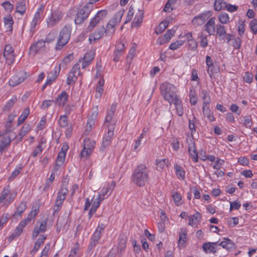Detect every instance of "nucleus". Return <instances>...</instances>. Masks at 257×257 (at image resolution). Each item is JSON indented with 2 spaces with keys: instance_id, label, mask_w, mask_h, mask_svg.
<instances>
[{
  "instance_id": "f257e3e1",
  "label": "nucleus",
  "mask_w": 257,
  "mask_h": 257,
  "mask_svg": "<svg viewBox=\"0 0 257 257\" xmlns=\"http://www.w3.org/2000/svg\"><path fill=\"white\" fill-rule=\"evenodd\" d=\"M149 170L144 164L138 165L135 169L133 175V182L138 186H144L149 180Z\"/></svg>"
},
{
  "instance_id": "f03ea898",
  "label": "nucleus",
  "mask_w": 257,
  "mask_h": 257,
  "mask_svg": "<svg viewBox=\"0 0 257 257\" xmlns=\"http://www.w3.org/2000/svg\"><path fill=\"white\" fill-rule=\"evenodd\" d=\"M160 89L164 98L170 104L179 99L176 94L177 88L174 85L168 82H164L161 85Z\"/></svg>"
},
{
  "instance_id": "7ed1b4c3",
  "label": "nucleus",
  "mask_w": 257,
  "mask_h": 257,
  "mask_svg": "<svg viewBox=\"0 0 257 257\" xmlns=\"http://www.w3.org/2000/svg\"><path fill=\"white\" fill-rule=\"evenodd\" d=\"M93 8V4L90 2L79 9L76 14L74 22L76 25L83 23L88 18Z\"/></svg>"
},
{
  "instance_id": "20e7f679",
  "label": "nucleus",
  "mask_w": 257,
  "mask_h": 257,
  "mask_svg": "<svg viewBox=\"0 0 257 257\" xmlns=\"http://www.w3.org/2000/svg\"><path fill=\"white\" fill-rule=\"evenodd\" d=\"M71 34V28L69 26H65L59 33L55 46L56 50H60L68 42Z\"/></svg>"
},
{
  "instance_id": "39448f33",
  "label": "nucleus",
  "mask_w": 257,
  "mask_h": 257,
  "mask_svg": "<svg viewBox=\"0 0 257 257\" xmlns=\"http://www.w3.org/2000/svg\"><path fill=\"white\" fill-rule=\"evenodd\" d=\"M15 196L10 193V187L7 186L4 188V190L0 195V204L3 203V205L8 206L14 200Z\"/></svg>"
},
{
  "instance_id": "423d86ee",
  "label": "nucleus",
  "mask_w": 257,
  "mask_h": 257,
  "mask_svg": "<svg viewBox=\"0 0 257 257\" xmlns=\"http://www.w3.org/2000/svg\"><path fill=\"white\" fill-rule=\"evenodd\" d=\"M39 209L40 205L38 203L34 204L32 208V210L28 214L27 218L22 220L20 222L19 225L20 227H21L23 229L28 223H30L32 219L35 218L39 212Z\"/></svg>"
},
{
  "instance_id": "0eeeda50",
  "label": "nucleus",
  "mask_w": 257,
  "mask_h": 257,
  "mask_svg": "<svg viewBox=\"0 0 257 257\" xmlns=\"http://www.w3.org/2000/svg\"><path fill=\"white\" fill-rule=\"evenodd\" d=\"M3 55L6 59V63L8 65H11L13 63L15 60V55L14 49L11 45L7 44L5 46Z\"/></svg>"
},
{
  "instance_id": "6e6552de",
  "label": "nucleus",
  "mask_w": 257,
  "mask_h": 257,
  "mask_svg": "<svg viewBox=\"0 0 257 257\" xmlns=\"http://www.w3.org/2000/svg\"><path fill=\"white\" fill-rule=\"evenodd\" d=\"M63 14L62 11L58 10L54 11L51 14V17L47 20L49 27H52L56 25L62 18Z\"/></svg>"
},
{
  "instance_id": "1a4fd4ad",
  "label": "nucleus",
  "mask_w": 257,
  "mask_h": 257,
  "mask_svg": "<svg viewBox=\"0 0 257 257\" xmlns=\"http://www.w3.org/2000/svg\"><path fill=\"white\" fill-rule=\"evenodd\" d=\"M47 223V219L42 220H38L37 221L36 225H35L33 232V238H36L39 234L41 232H44L46 231Z\"/></svg>"
},
{
  "instance_id": "9d476101",
  "label": "nucleus",
  "mask_w": 257,
  "mask_h": 257,
  "mask_svg": "<svg viewBox=\"0 0 257 257\" xmlns=\"http://www.w3.org/2000/svg\"><path fill=\"white\" fill-rule=\"evenodd\" d=\"M26 74L23 72H20L14 75L10 79L9 83L11 86L15 87L22 82L26 78Z\"/></svg>"
},
{
  "instance_id": "9b49d317",
  "label": "nucleus",
  "mask_w": 257,
  "mask_h": 257,
  "mask_svg": "<svg viewBox=\"0 0 257 257\" xmlns=\"http://www.w3.org/2000/svg\"><path fill=\"white\" fill-rule=\"evenodd\" d=\"M216 19L215 17H211L204 25L203 29L209 36L214 35L216 31L215 24Z\"/></svg>"
},
{
  "instance_id": "f8f14e48",
  "label": "nucleus",
  "mask_w": 257,
  "mask_h": 257,
  "mask_svg": "<svg viewBox=\"0 0 257 257\" xmlns=\"http://www.w3.org/2000/svg\"><path fill=\"white\" fill-rule=\"evenodd\" d=\"M114 127L109 128L107 135L103 138L102 145L100 147V150L103 151L110 144L112 137L113 136Z\"/></svg>"
},
{
  "instance_id": "ddd939ff",
  "label": "nucleus",
  "mask_w": 257,
  "mask_h": 257,
  "mask_svg": "<svg viewBox=\"0 0 257 257\" xmlns=\"http://www.w3.org/2000/svg\"><path fill=\"white\" fill-rule=\"evenodd\" d=\"M95 57V52L92 50L88 51L84 55L82 63V68L88 66L93 61Z\"/></svg>"
},
{
  "instance_id": "4468645a",
  "label": "nucleus",
  "mask_w": 257,
  "mask_h": 257,
  "mask_svg": "<svg viewBox=\"0 0 257 257\" xmlns=\"http://www.w3.org/2000/svg\"><path fill=\"white\" fill-rule=\"evenodd\" d=\"M188 152L193 161L195 163L197 162L198 161V154L196 151L195 142L192 140H191L189 144Z\"/></svg>"
},
{
  "instance_id": "2eb2a0df",
  "label": "nucleus",
  "mask_w": 257,
  "mask_h": 257,
  "mask_svg": "<svg viewBox=\"0 0 257 257\" xmlns=\"http://www.w3.org/2000/svg\"><path fill=\"white\" fill-rule=\"evenodd\" d=\"M105 34L104 27L95 31L89 36V40L90 43H94L96 40L100 39Z\"/></svg>"
},
{
  "instance_id": "dca6fc26",
  "label": "nucleus",
  "mask_w": 257,
  "mask_h": 257,
  "mask_svg": "<svg viewBox=\"0 0 257 257\" xmlns=\"http://www.w3.org/2000/svg\"><path fill=\"white\" fill-rule=\"evenodd\" d=\"M45 42H46L43 40H38L35 44L30 47V52L35 54L39 51L44 50L45 49Z\"/></svg>"
},
{
  "instance_id": "f3484780",
  "label": "nucleus",
  "mask_w": 257,
  "mask_h": 257,
  "mask_svg": "<svg viewBox=\"0 0 257 257\" xmlns=\"http://www.w3.org/2000/svg\"><path fill=\"white\" fill-rule=\"evenodd\" d=\"M201 218V214L199 212H196L195 214L191 215L189 217L188 225L192 226H195L198 225Z\"/></svg>"
},
{
  "instance_id": "a211bd4d",
  "label": "nucleus",
  "mask_w": 257,
  "mask_h": 257,
  "mask_svg": "<svg viewBox=\"0 0 257 257\" xmlns=\"http://www.w3.org/2000/svg\"><path fill=\"white\" fill-rule=\"evenodd\" d=\"M101 235L97 231H95L91 238L89 245L88 247V249L90 251L94 248L96 245L98 243V241L100 238Z\"/></svg>"
},
{
  "instance_id": "6ab92c4d",
  "label": "nucleus",
  "mask_w": 257,
  "mask_h": 257,
  "mask_svg": "<svg viewBox=\"0 0 257 257\" xmlns=\"http://www.w3.org/2000/svg\"><path fill=\"white\" fill-rule=\"evenodd\" d=\"M144 18V12L139 11L137 13L132 23V27H139L141 26Z\"/></svg>"
},
{
  "instance_id": "aec40b11",
  "label": "nucleus",
  "mask_w": 257,
  "mask_h": 257,
  "mask_svg": "<svg viewBox=\"0 0 257 257\" xmlns=\"http://www.w3.org/2000/svg\"><path fill=\"white\" fill-rule=\"evenodd\" d=\"M66 156V153L65 152L60 151L57 157L56 165L54 168V171L58 170L64 162Z\"/></svg>"
},
{
  "instance_id": "412c9836",
  "label": "nucleus",
  "mask_w": 257,
  "mask_h": 257,
  "mask_svg": "<svg viewBox=\"0 0 257 257\" xmlns=\"http://www.w3.org/2000/svg\"><path fill=\"white\" fill-rule=\"evenodd\" d=\"M217 242L204 243L202 247L205 252L215 253L216 252V245Z\"/></svg>"
},
{
  "instance_id": "4be33fe9",
  "label": "nucleus",
  "mask_w": 257,
  "mask_h": 257,
  "mask_svg": "<svg viewBox=\"0 0 257 257\" xmlns=\"http://www.w3.org/2000/svg\"><path fill=\"white\" fill-rule=\"evenodd\" d=\"M181 231L179 233V240L178 241V247L179 248L184 247V243L186 241V236L187 231L186 229L181 228Z\"/></svg>"
},
{
  "instance_id": "5701e85b",
  "label": "nucleus",
  "mask_w": 257,
  "mask_h": 257,
  "mask_svg": "<svg viewBox=\"0 0 257 257\" xmlns=\"http://www.w3.org/2000/svg\"><path fill=\"white\" fill-rule=\"evenodd\" d=\"M67 98V93L63 91L56 99L55 102L58 105L63 106L66 103Z\"/></svg>"
},
{
  "instance_id": "b1692460",
  "label": "nucleus",
  "mask_w": 257,
  "mask_h": 257,
  "mask_svg": "<svg viewBox=\"0 0 257 257\" xmlns=\"http://www.w3.org/2000/svg\"><path fill=\"white\" fill-rule=\"evenodd\" d=\"M99 197H97V198L93 201L92 205L91 206V207L90 208L89 213H88L89 218H91L92 215L94 213H95L97 209L99 206L101 202L102 201V200Z\"/></svg>"
},
{
  "instance_id": "393cba45",
  "label": "nucleus",
  "mask_w": 257,
  "mask_h": 257,
  "mask_svg": "<svg viewBox=\"0 0 257 257\" xmlns=\"http://www.w3.org/2000/svg\"><path fill=\"white\" fill-rule=\"evenodd\" d=\"M115 25L113 23L112 21H109L107 24L106 27H104V31L106 36L112 35L115 31Z\"/></svg>"
},
{
  "instance_id": "a878e982",
  "label": "nucleus",
  "mask_w": 257,
  "mask_h": 257,
  "mask_svg": "<svg viewBox=\"0 0 257 257\" xmlns=\"http://www.w3.org/2000/svg\"><path fill=\"white\" fill-rule=\"evenodd\" d=\"M113 114L111 112H107V113L105 116L104 125H106V127L109 128L113 127V125L115 124V120L113 119Z\"/></svg>"
},
{
  "instance_id": "bb28decb",
  "label": "nucleus",
  "mask_w": 257,
  "mask_h": 257,
  "mask_svg": "<svg viewBox=\"0 0 257 257\" xmlns=\"http://www.w3.org/2000/svg\"><path fill=\"white\" fill-rule=\"evenodd\" d=\"M216 35L218 38H224L226 35L225 27L223 25L217 24L216 26Z\"/></svg>"
},
{
  "instance_id": "cd10ccee",
  "label": "nucleus",
  "mask_w": 257,
  "mask_h": 257,
  "mask_svg": "<svg viewBox=\"0 0 257 257\" xmlns=\"http://www.w3.org/2000/svg\"><path fill=\"white\" fill-rule=\"evenodd\" d=\"M104 84V80L101 78L97 83V85L96 87V97L100 98L103 92V85Z\"/></svg>"
},
{
  "instance_id": "c85d7f7f",
  "label": "nucleus",
  "mask_w": 257,
  "mask_h": 257,
  "mask_svg": "<svg viewBox=\"0 0 257 257\" xmlns=\"http://www.w3.org/2000/svg\"><path fill=\"white\" fill-rule=\"evenodd\" d=\"M219 245L228 250H231L234 248V244L233 242L228 238L224 239V240L221 241Z\"/></svg>"
},
{
  "instance_id": "c756f323",
  "label": "nucleus",
  "mask_w": 257,
  "mask_h": 257,
  "mask_svg": "<svg viewBox=\"0 0 257 257\" xmlns=\"http://www.w3.org/2000/svg\"><path fill=\"white\" fill-rule=\"evenodd\" d=\"M207 19V14L202 13L200 15L194 17L192 20V23L197 25H201L203 24Z\"/></svg>"
},
{
  "instance_id": "7c9ffc66",
  "label": "nucleus",
  "mask_w": 257,
  "mask_h": 257,
  "mask_svg": "<svg viewBox=\"0 0 257 257\" xmlns=\"http://www.w3.org/2000/svg\"><path fill=\"white\" fill-rule=\"evenodd\" d=\"M16 12L20 13L21 15H23L26 12V1L22 0L18 2L16 6Z\"/></svg>"
},
{
  "instance_id": "2f4dec72",
  "label": "nucleus",
  "mask_w": 257,
  "mask_h": 257,
  "mask_svg": "<svg viewBox=\"0 0 257 257\" xmlns=\"http://www.w3.org/2000/svg\"><path fill=\"white\" fill-rule=\"evenodd\" d=\"M174 168L178 178L180 180H184L185 176V171L178 164H175Z\"/></svg>"
},
{
  "instance_id": "473e14b6",
  "label": "nucleus",
  "mask_w": 257,
  "mask_h": 257,
  "mask_svg": "<svg viewBox=\"0 0 257 257\" xmlns=\"http://www.w3.org/2000/svg\"><path fill=\"white\" fill-rule=\"evenodd\" d=\"M169 22L168 20H165L162 21L159 25L156 28L155 30V33L157 34H160L162 33L165 29L168 27Z\"/></svg>"
},
{
  "instance_id": "72a5a7b5",
  "label": "nucleus",
  "mask_w": 257,
  "mask_h": 257,
  "mask_svg": "<svg viewBox=\"0 0 257 257\" xmlns=\"http://www.w3.org/2000/svg\"><path fill=\"white\" fill-rule=\"evenodd\" d=\"M44 7L41 6L39 9H38L37 12L35 14L33 20L32 22V25L35 27L37 22L41 19V15L43 14Z\"/></svg>"
},
{
  "instance_id": "f704fd0d",
  "label": "nucleus",
  "mask_w": 257,
  "mask_h": 257,
  "mask_svg": "<svg viewBox=\"0 0 257 257\" xmlns=\"http://www.w3.org/2000/svg\"><path fill=\"white\" fill-rule=\"evenodd\" d=\"M161 221L158 222V227L160 232L162 233L165 231V221L168 220L167 217L166 216L165 214L163 212L162 213Z\"/></svg>"
},
{
  "instance_id": "c9c22d12",
  "label": "nucleus",
  "mask_w": 257,
  "mask_h": 257,
  "mask_svg": "<svg viewBox=\"0 0 257 257\" xmlns=\"http://www.w3.org/2000/svg\"><path fill=\"white\" fill-rule=\"evenodd\" d=\"M218 20L220 23L219 24L225 25L229 22L230 18L228 14L226 13H221L218 15Z\"/></svg>"
},
{
  "instance_id": "e433bc0d",
  "label": "nucleus",
  "mask_w": 257,
  "mask_h": 257,
  "mask_svg": "<svg viewBox=\"0 0 257 257\" xmlns=\"http://www.w3.org/2000/svg\"><path fill=\"white\" fill-rule=\"evenodd\" d=\"M31 130V127L29 124H25L21 128V130L19 133L17 137L21 141L22 140L23 137Z\"/></svg>"
},
{
  "instance_id": "4c0bfd02",
  "label": "nucleus",
  "mask_w": 257,
  "mask_h": 257,
  "mask_svg": "<svg viewBox=\"0 0 257 257\" xmlns=\"http://www.w3.org/2000/svg\"><path fill=\"white\" fill-rule=\"evenodd\" d=\"M65 200L61 198V197H57L55 204L53 206V215H54L55 213H57L60 210L62 205L63 203V202Z\"/></svg>"
},
{
  "instance_id": "58836bf2",
  "label": "nucleus",
  "mask_w": 257,
  "mask_h": 257,
  "mask_svg": "<svg viewBox=\"0 0 257 257\" xmlns=\"http://www.w3.org/2000/svg\"><path fill=\"white\" fill-rule=\"evenodd\" d=\"M11 142V140L9 137H5L2 140L0 143V152L1 153H3L4 150L10 145Z\"/></svg>"
},
{
  "instance_id": "ea45409f",
  "label": "nucleus",
  "mask_w": 257,
  "mask_h": 257,
  "mask_svg": "<svg viewBox=\"0 0 257 257\" xmlns=\"http://www.w3.org/2000/svg\"><path fill=\"white\" fill-rule=\"evenodd\" d=\"M26 208L27 202L25 201L21 202L17 207V210L15 211L14 215L15 216H20L24 212Z\"/></svg>"
},
{
  "instance_id": "a19ab883",
  "label": "nucleus",
  "mask_w": 257,
  "mask_h": 257,
  "mask_svg": "<svg viewBox=\"0 0 257 257\" xmlns=\"http://www.w3.org/2000/svg\"><path fill=\"white\" fill-rule=\"evenodd\" d=\"M124 11L121 10L117 12L113 16V17L110 20V21H112L113 23L116 25L118 23H119L121 20L122 17L123 15Z\"/></svg>"
},
{
  "instance_id": "79ce46f5",
  "label": "nucleus",
  "mask_w": 257,
  "mask_h": 257,
  "mask_svg": "<svg viewBox=\"0 0 257 257\" xmlns=\"http://www.w3.org/2000/svg\"><path fill=\"white\" fill-rule=\"evenodd\" d=\"M226 2L223 0H215L214 3V9L216 11H219L225 9Z\"/></svg>"
},
{
  "instance_id": "37998d69",
  "label": "nucleus",
  "mask_w": 257,
  "mask_h": 257,
  "mask_svg": "<svg viewBox=\"0 0 257 257\" xmlns=\"http://www.w3.org/2000/svg\"><path fill=\"white\" fill-rule=\"evenodd\" d=\"M29 113H30L29 108H25L24 109L22 114L19 118L17 125H20L22 123H23L24 122V121L25 120V119L27 118V117L28 116Z\"/></svg>"
},
{
  "instance_id": "c03bdc74",
  "label": "nucleus",
  "mask_w": 257,
  "mask_h": 257,
  "mask_svg": "<svg viewBox=\"0 0 257 257\" xmlns=\"http://www.w3.org/2000/svg\"><path fill=\"white\" fill-rule=\"evenodd\" d=\"M208 36L203 32L200 34L199 38L200 39V46L202 48H205L208 46Z\"/></svg>"
},
{
  "instance_id": "a18cd8bd",
  "label": "nucleus",
  "mask_w": 257,
  "mask_h": 257,
  "mask_svg": "<svg viewBox=\"0 0 257 257\" xmlns=\"http://www.w3.org/2000/svg\"><path fill=\"white\" fill-rule=\"evenodd\" d=\"M46 239V236H43V237L39 238V239H38L35 243L32 252L36 253L39 249L41 245L44 243Z\"/></svg>"
},
{
  "instance_id": "49530a36",
  "label": "nucleus",
  "mask_w": 257,
  "mask_h": 257,
  "mask_svg": "<svg viewBox=\"0 0 257 257\" xmlns=\"http://www.w3.org/2000/svg\"><path fill=\"white\" fill-rule=\"evenodd\" d=\"M172 103L174 104L176 106L178 114L180 116L183 115L184 112L183 107L181 105V100L180 99H178L176 100V101H174Z\"/></svg>"
},
{
  "instance_id": "de8ad7c7",
  "label": "nucleus",
  "mask_w": 257,
  "mask_h": 257,
  "mask_svg": "<svg viewBox=\"0 0 257 257\" xmlns=\"http://www.w3.org/2000/svg\"><path fill=\"white\" fill-rule=\"evenodd\" d=\"M201 96L203 100V105L204 104L209 105L210 102V97L207 91L205 90H202L201 92Z\"/></svg>"
},
{
  "instance_id": "09e8293b",
  "label": "nucleus",
  "mask_w": 257,
  "mask_h": 257,
  "mask_svg": "<svg viewBox=\"0 0 257 257\" xmlns=\"http://www.w3.org/2000/svg\"><path fill=\"white\" fill-rule=\"evenodd\" d=\"M95 142L90 140L89 139H85L83 141V148L84 149H90V150H93L94 145H95Z\"/></svg>"
},
{
  "instance_id": "8fccbe9b",
  "label": "nucleus",
  "mask_w": 257,
  "mask_h": 257,
  "mask_svg": "<svg viewBox=\"0 0 257 257\" xmlns=\"http://www.w3.org/2000/svg\"><path fill=\"white\" fill-rule=\"evenodd\" d=\"M92 150L90 149H84L83 148V150L81 151L80 154V157L81 158L83 159L84 160H86L88 159L89 157L90 156L92 153Z\"/></svg>"
},
{
  "instance_id": "3c124183",
  "label": "nucleus",
  "mask_w": 257,
  "mask_h": 257,
  "mask_svg": "<svg viewBox=\"0 0 257 257\" xmlns=\"http://www.w3.org/2000/svg\"><path fill=\"white\" fill-rule=\"evenodd\" d=\"M167 163H168V161L166 159L156 160V165L157 166L158 169L159 171L162 170L165 165L168 166Z\"/></svg>"
},
{
  "instance_id": "603ef678",
  "label": "nucleus",
  "mask_w": 257,
  "mask_h": 257,
  "mask_svg": "<svg viewBox=\"0 0 257 257\" xmlns=\"http://www.w3.org/2000/svg\"><path fill=\"white\" fill-rule=\"evenodd\" d=\"M107 13V12L106 10H101L98 11L94 17H95L99 22H101L106 17Z\"/></svg>"
},
{
  "instance_id": "864d4df0",
  "label": "nucleus",
  "mask_w": 257,
  "mask_h": 257,
  "mask_svg": "<svg viewBox=\"0 0 257 257\" xmlns=\"http://www.w3.org/2000/svg\"><path fill=\"white\" fill-rule=\"evenodd\" d=\"M59 124L60 126L65 127L68 124L67 116L66 115H61L59 119Z\"/></svg>"
},
{
  "instance_id": "5fc2aeb1",
  "label": "nucleus",
  "mask_w": 257,
  "mask_h": 257,
  "mask_svg": "<svg viewBox=\"0 0 257 257\" xmlns=\"http://www.w3.org/2000/svg\"><path fill=\"white\" fill-rule=\"evenodd\" d=\"M4 23L5 26H6L8 29L12 30V26L14 24V21L12 17L9 16L8 17L5 18Z\"/></svg>"
},
{
  "instance_id": "6e6d98bb",
  "label": "nucleus",
  "mask_w": 257,
  "mask_h": 257,
  "mask_svg": "<svg viewBox=\"0 0 257 257\" xmlns=\"http://www.w3.org/2000/svg\"><path fill=\"white\" fill-rule=\"evenodd\" d=\"M177 0H168L163 9L164 12H171L173 9L171 7L172 5L176 2Z\"/></svg>"
},
{
  "instance_id": "4d7b16f0",
  "label": "nucleus",
  "mask_w": 257,
  "mask_h": 257,
  "mask_svg": "<svg viewBox=\"0 0 257 257\" xmlns=\"http://www.w3.org/2000/svg\"><path fill=\"white\" fill-rule=\"evenodd\" d=\"M184 41L177 40L175 42L172 43L170 45L169 48L172 50H176L177 49L179 48L180 46L184 44Z\"/></svg>"
},
{
  "instance_id": "13d9d810",
  "label": "nucleus",
  "mask_w": 257,
  "mask_h": 257,
  "mask_svg": "<svg viewBox=\"0 0 257 257\" xmlns=\"http://www.w3.org/2000/svg\"><path fill=\"white\" fill-rule=\"evenodd\" d=\"M198 43L195 39L188 42V48L191 51H195L197 47Z\"/></svg>"
},
{
  "instance_id": "bf43d9fd",
  "label": "nucleus",
  "mask_w": 257,
  "mask_h": 257,
  "mask_svg": "<svg viewBox=\"0 0 257 257\" xmlns=\"http://www.w3.org/2000/svg\"><path fill=\"white\" fill-rule=\"evenodd\" d=\"M100 22L95 17L92 19L89 23L87 29L91 31Z\"/></svg>"
},
{
  "instance_id": "052dcab7",
  "label": "nucleus",
  "mask_w": 257,
  "mask_h": 257,
  "mask_svg": "<svg viewBox=\"0 0 257 257\" xmlns=\"http://www.w3.org/2000/svg\"><path fill=\"white\" fill-rule=\"evenodd\" d=\"M68 193V189L67 188L62 187L59 190L57 196L59 197H61V198L65 200Z\"/></svg>"
},
{
  "instance_id": "680f3d73",
  "label": "nucleus",
  "mask_w": 257,
  "mask_h": 257,
  "mask_svg": "<svg viewBox=\"0 0 257 257\" xmlns=\"http://www.w3.org/2000/svg\"><path fill=\"white\" fill-rule=\"evenodd\" d=\"M77 80V76L74 74L69 72L67 79V83L70 85L72 83H74Z\"/></svg>"
},
{
  "instance_id": "e2e57ef3",
  "label": "nucleus",
  "mask_w": 257,
  "mask_h": 257,
  "mask_svg": "<svg viewBox=\"0 0 257 257\" xmlns=\"http://www.w3.org/2000/svg\"><path fill=\"white\" fill-rule=\"evenodd\" d=\"M172 197L173 198V200L175 203L177 204V205H179L181 204V195L175 192L172 195Z\"/></svg>"
},
{
  "instance_id": "0e129e2a",
  "label": "nucleus",
  "mask_w": 257,
  "mask_h": 257,
  "mask_svg": "<svg viewBox=\"0 0 257 257\" xmlns=\"http://www.w3.org/2000/svg\"><path fill=\"white\" fill-rule=\"evenodd\" d=\"M70 72L75 75H79L80 73V66L78 63H76L72 67Z\"/></svg>"
},
{
  "instance_id": "69168bd1",
  "label": "nucleus",
  "mask_w": 257,
  "mask_h": 257,
  "mask_svg": "<svg viewBox=\"0 0 257 257\" xmlns=\"http://www.w3.org/2000/svg\"><path fill=\"white\" fill-rule=\"evenodd\" d=\"M190 96V102L191 104L193 105H195L197 101V98L196 96L195 92H193L192 90H190V93L189 94Z\"/></svg>"
},
{
  "instance_id": "338daca9",
  "label": "nucleus",
  "mask_w": 257,
  "mask_h": 257,
  "mask_svg": "<svg viewBox=\"0 0 257 257\" xmlns=\"http://www.w3.org/2000/svg\"><path fill=\"white\" fill-rule=\"evenodd\" d=\"M2 6L6 11L9 12H11L14 9L13 5L8 1L4 2Z\"/></svg>"
},
{
  "instance_id": "774afa93",
  "label": "nucleus",
  "mask_w": 257,
  "mask_h": 257,
  "mask_svg": "<svg viewBox=\"0 0 257 257\" xmlns=\"http://www.w3.org/2000/svg\"><path fill=\"white\" fill-rule=\"evenodd\" d=\"M250 28L254 34H256L257 33V20L253 19L250 23Z\"/></svg>"
}]
</instances>
